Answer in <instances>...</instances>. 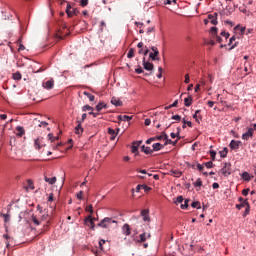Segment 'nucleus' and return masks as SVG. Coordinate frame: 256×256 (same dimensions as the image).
<instances>
[{"label":"nucleus","instance_id":"obj_1","mask_svg":"<svg viewBox=\"0 0 256 256\" xmlns=\"http://www.w3.org/2000/svg\"><path fill=\"white\" fill-rule=\"evenodd\" d=\"M113 225H117V221L110 217H106L98 223V227H101L102 229H111Z\"/></svg>","mask_w":256,"mask_h":256},{"label":"nucleus","instance_id":"obj_2","mask_svg":"<svg viewBox=\"0 0 256 256\" xmlns=\"http://www.w3.org/2000/svg\"><path fill=\"white\" fill-rule=\"evenodd\" d=\"M38 209L40 213V221H46L47 227H49V225H51V220L53 219V217L49 214V212L43 213V210L40 206H38Z\"/></svg>","mask_w":256,"mask_h":256},{"label":"nucleus","instance_id":"obj_3","mask_svg":"<svg viewBox=\"0 0 256 256\" xmlns=\"http://www.w3.org/2000/svg\"><path fill=\"white\" fill-rule=\"evenodd\" d=\"M153 52H150L149 57L152 61H160L161 58H159V50L157 47L153 46L152 48Z\"/></svg>","mask_w":256,"mask_h":256},{"label":"nucleus","instance_id":"obj_4","mask_svg":"<svg viewBox=\"0 0 256 256\" xmlns=\"http://www.w3.org/2000/svg\"><path fill=\"white\" fill-rule=\"evenodd\" d=\"M221 172H222V175H224V177H229V175H231V164L224 163V166L221 169Z\"/></svg>","mask_w":256,"mask_h":256},{"label":"nucleus","instance_id":"obj_5","mask_svg":"<svg viewBox=\"0 0 256 256\" xmlns=\"http://www.w3.org/2000/svg\"><path fill=\"white\" fill-rule=\"evenodd\" d=\"M42 86L44 89H48V90L53 89V87H55V80L50 79V80L44 82L42 84Z\"/></svg>","mask_w":256,"mask_h":256},{"label":"nucleus","instance_id":"obj_6","mask_svg":"<svg viewBox=\"0 0 256 256\" xmlns=\"http://www.w3.org/2000/svg\"><path fill=\"white\" fill-rule=\"evenodd\" d=\"M72 7L70 6V4L67 5L66 7V14L68 15V17H73V15H77L79 13L78 9H73L71 11Z\"/></svg>","mask_w":256,"mask_h":256},{"label":"nucleus","instance_id":"obj_7","mask_svg":"<svg viewBox=\"0 0 256 256\" xmlns=\"http://www.w3.org/2000/svg\"><path fill=\"white\" fill-rule=\"evenodd\" d=\"M147 239H151V233H142L139 235V240L138 243H145V241H147Z\"/></svg>","mask_w":256,"mask_h":256},{"label":"nucleus","instance_id":"obj_8","mask_svg":"<svg viewBox=\"0 0 256 256\" xmlns=\"http://www.w3.org/2000/svg\"><path fill=\"white\" fill-rule=\"evenodd\" d=\"M141 216L143 217V221L149 223L151 221V217H149V209H144L141 211Z\"/></svg>","mask_w":256,"mask_h":256},{"label":"nucleus","instance_id":"obj_9","mask_svg":"<svg viewBox=\"0 0 256 256\" xmlns=\"http://www.w3.org/2000/svg\"><path fill=\"white\" fill-rule=\"evenodd\" d=\"M143 67L146 71H153L155 68L153 63L145 61V58H143Z\"/></svg>","mask_w":256,"mask_h":256},{"label":"nucleus","instance_id":"obj_10","mask_svg":"<svg viewBox=\"0 0 256 256\" xmlns=\"http://www.w3.org/2000/svg\"><path fill=\"white\" fill-rule=\"evenodd\" d=\"M230 149L237 150L241 147V141L232 140L229 144Z\"/></svg>","mask_w":256,"mask_h":256},{"label":"nucleus","instance_id":"obj_11","mask_svg":"<svg viewBox=\"0 0 256 256\" xmlns=\"http://www.w3.org/2000/svg\"><path fill=\"white\" fill-rule=\"evenodd\" d=\"M122 233H123V235H126L127 237L129 236V235H131V226H129V224H124L123 226H122Z\"/></svg>","mask_w":256,"mask_h":256},{"label":"nucleus","instance_id":"obj_12","mask_svg":"<svg viewBox=\"0 0 256 256\" xmlns=\"http://www.w3.org/2000/svg\"><path fill=\"white\" fill-rule=\"evenodd\" d=\"M217 17H218L217 12L208 15V19H209V21L211 22L212 25H217V23H218L217 22Z\"/></svg>","mask_w":256,"mask_h":256},{"label":"nucleus","instance_id":"obj_13","mask_svg":"<svg viewBox=\"0 0 256 256\" xmlns=\"http://www.w3.org/2000/svg\"><path fill=\"white\" fill-rule=\"evenodd\" d=\"M249 137H253V128H249L248 131L242 135L244 141H249Z\"/></svg>","mask_w":256,"mask_h":256},{"label":"nucleus","instance_id":"obj_14","mask_svg":"<svg viewBox=\"0 0 256 256\" xmlns=\"http://www.w3.org/2000/svg\"><path fill=\"white\" fill-rule=\"evenodd\" d=\"M142 153H145V155H151L153 153V150L149 146L142 145L141 146Z\"/></svg>","mask_w":256,"mask_h":256},{"label":"nucleus","instance_id":"obj_15","mask_svg":"<svg viewBox=\"0 0 256 256\" xmlns=\"http://www.w3.org/2000/svg\"><path fill=\"white\" fill-rule=\"evenodd\" d=\"M34 147H35V149H37L39 151V149H41V147H43V139L37 138L34 142Z\"/></svg>","mask_w":256,"mask_h":256},{"label":"nucleus","instance_id":"obj_16","mask_svg":"<svg viewBox=\"0 0 256 256\" xmlns=\"http://www.w3.org/2000/svg\"><path fill=\"white\" fill-rule=\"evenodd\" d=\"M111 104L115 107H121L123 105V102L115 97L111 99Z\"/></svg>","mask_w":256,"mask_h":256},{"label":"nucleus","instance_id":"obj_17","mask_svg":"<svg viewBox=\"0 0 256 256\" xmlns=\"http://www.w3.org/2000/svg\"><path fill=\"white\" fill-rule=\"evenodd\" d=\"M94 221H95V218L91 217V215L85 218V222L90 223L91 229H95V222Z\"/></svg>","mask_w":256,"mask_h":256},{"label":"nucleus","instance_id":"obj_18","mask_svg":"<svg viewBox=\"0 0 256 256\" xmlns=\"http://www.w3.org/2000/svg\"><path fill=\"white\" fill-rule=\"evenodd\" d=\"M44 181L46 183H49V185H55V183H57V177L48 178L47 176H45Z\"/></svg>","mask_w":256,"mask_h":256},{"label":"nucleus","instance_id":"obj_19","mask_svg":"<svg viewBox=\"0 0 256 256\" xmlns=\"http://www.w3.org/2000/svg\"><path fill=\"white\" fill-rule=\"evenodd\" d=\"M152 147H153L152 151H161V149H164L165 145L161 143H154Z\"/></svg>","mask_w":256,"mask_h":256},{"label":"nucleus","instance_id":"obj_20","mask_svg":"<svg viewBox=\"0 0 256 256\" xmlns=\"http://www.w3.org/2000/svg\"><path fill=\"white\" fill-rule=\"evenodd\" d=\"M16 135L17 137H21L22 135H25V128H23L22 126H17L16 127Z\"/></svg>","mask_w":256,"mask_h":256},{"label":"nucleus","instance_id":"obj_21","mask_svg":"<svg viewBox=\"0 0 256 256\" xmlns=\"http://www.w3.org/2000/svg\"><path fill=\"white\" fill-rule=\"evenodd\" d=\"M3 238L6 240L7 247H9L10 243H13V237L9 236V234H4Z\"/></svg>","mask_w":256,"mask_h":256},{"label":"nucleus","instance_id":"obj_22","mask_svg":"<svg viewBox=\"0 0 256 256\" xmlns=\"http://www.w3.org/2000/svg\"><path fill=\"white\" fill-rule=\"evenodd\" d=\"M192 103H193V97L188 96L187 98L184 99L185 107H191Z\"/></svg>","mask_w":256,"mask_h":256},{"label":"nucleus","instance_id":"obj_23","mask_svg":"<svg viewBox=\"0 0 256 256\" xmlns=\"http://www.w3.org/2000/svg\"><path fill=\"white\" fill-rule=\"evenodd\" d=\"M243 207H248V209H249V202L243 201V202H240V204L236 205V209H238L239 211H240V209H243Z\"/></svg>","mask_w":256,"mask_h":256},{"label":"nucleus","instance_id":"obj_24","mask_svg":"<svg viewBox=\"0 0 256 256\" xmlns=\"http://www.w3.org/2000/svg\"><path fill=\"white\" fill-rule=\"evenodd\" d=\"M178 141L179 140L173 141V140L169 139V137H167L166 140H165L164 145H165V147H167V145H173L175 147V145H177Z\"/></svg>","mask_w":256,"mask_h":256},{"label":"nucleus","instance_id":"obj_25","mask_svg":"<svg viewBox=\"0 0 256 256\" xmlns=\"http://www.w3.org/2000/svg\"><path fill=\"white\" fill-rule=\"evenodd\" d=\"M103 109H107V104H105L104 102H100L96 105V110L98 111V113Z\"/></svg>","mask_w":256,"mask_h":256},{"label":"nucleus","instance_id":"obj_26","mask_svg":"<svg viewBox=\"0 0 256 256\" xmlns=\"http://www.w3.org/2000/svg\"><path fill=\"white\" fill-rule=\"evenodd\" d=\"M133 119V116H127V115H119L118 120L119 121H131Z\"/></svg>","mask_w":256,"mask_h":256},{"label":"nucleus","instance_id":"obj_27","mask_svg":"<svg viewBox=\"0 0 256 256\" xmlns=\"http://www.w3.org/2000/svg\"><path fill=\"white\" fill-rule=\"evenodd\" d=\"M31 221L36 226L41 225V220L37 216H35V215H32Z\"/></svg>","mask_w":256,"mask_h":256},{"label":"nucleus","instance_id":"obj_28","mask_svg":"<svg viewBox=\"0 0 256 256\" xmlns=\"http://www.w3.org/2000/svg\"><path fill=\"white\" fill-rule=\"evenodd\" d=\"M167 137H169L165 132H163L160 136L154 137L156 141H166Z\"/></svg>","mask_w":256,"mask_h":256},{"label":"nucleus","instance_id":"obj_29","mask_svg":"<svg viewBox=\"0 0 256 256\" xmlns=\"http://www.w3.org/2000/svg\"><path fill=\"white\" fill-rule=\"evenodd\" d=\"M170 175L172 177H178L179 178V177H181V175H183V173L179 170H171Z\"/></svg>","mask_w":256,"mask_h":256},{"label":"nucleus","instance_id":"obj_30","mask_svg":"<svg viewBox=\"0 0 256 256\" xmlns=\"http://www.w3.org/2000/svg\"><path fill=\"white\" fill-rule=\"evenodd\" d=\"M182 123H183L182 129H187V125H188V127H193V123H191V121H187V120L183 119Z\"/></svg>","mask_w":256,"mask_h":256},{"label":"nucleus","instance_id":"obj_31","mask_svg":"<svg viewBox=\"0 0 256 256\" xmlns=\"http://www.w3.org/2000/svg\"><path fill=\"white\" fill-rule=\"evenodd\" d=\"M108 134L111 135L112 141L115 140V137H117V132H115V130L112 128H108Z\"/></svg>","mask_w":256,"mask_h":256},{"label":"nucleus","instance_id":"obj_32","mask_svg":"<svg viewBox=\"0 0 256 256\" xmlns=\"http://www.w3.org/2000/svg\"><path fill=\"white\" fill-rule=\"evenodd\" d=\"M25 189L26 190H29V189L33 190V189H35V186L33 184V180H27V185L25 186Z\"/></svg>","mask_w":256,"mask_h":256},{"label":"nucleus","instance_id":"obj_33","mask_svg":"<svg viewBox=\"0 0 256 256\" xmlns=\"http://www.w3.org/2000/svg\"><path fill=\"white\" fill-rule=\"evenodd\" d=\"M75 133L76 135H81L83 133V126H81L80 124H78L76 127H75Z\"/></svg>","mask_w":256,"mask_h":256},{"label":"nucleus","instance_id":"obj_34","mask_svg":"<svg viewBox=\"0 0 256 256\" xmlns=\"http://www.w3.org/2000/svg\"><path fill=\"white\" fill-rule=\"evenodd\" d=\"M132 153H134L135 155H139V146H137L135 142H133V145H132Z\"/></svg>","mask_w":256,"mask_h":256},{"label":"nucleus","instance_id":"obj_35","mask_svg":"<svg viewBox=\"0 0 256 256\" xmlns=\"http://www.w3.org/2000/svg\"><path fill=\"white\" fill-rule=\"evenodd\" d=\"M83 94L85 95V97H88L89 101H95V95H93L87 91H84Z\"/></svg>","mask_w":256,"mask_h":256},{"label":"nucleus","instance_id":"obj_36","mask_svg":"<svg viewBox=\"0 0 256 256\" xmlns=\"http://www.w3.org/2000/svg\"><path fill=\"white\" fill-rule=\"evenodd\" d=\"M191 207H193V209H201V202L200 201H194L191 203Z\"/></svg>","mask_w":256,"mask_h":256},{"label":"nucleus","instance_id":"obj_37","mask_svg":"<svg viewBox=\"0 0 256 256\" xmlns=\"http://www.w3.org/2000/svg\"><path fill=\"white\" fill-rule=\"evenodd\" d=\"M220 157H222L223 159H225V157H227V153H229V150L227 148H224L223 150H221L220 152Z\"/></svg>","mask_w":256,"mask_h":256},{"label":"nucleus","instance_id":"obj_38","mask_svg":"<svg viewBox=\"0 0 256 256\" xmlns=\"http://www.w3.org/2000/svg\"><path fill=\"white\" fill-rule=\"evenodd\" d=\"M127 57H128V59H133V57H135V49L131 48L128 51Z\"/></svg>","mask_w":256,"mask_h":256},{"label":"nucleus","instance_id":"obj_39","mask_svg":"<svg viewBox=\"0 0 256 256\" xmlns=\"http://www.w3.org/2000/svg\"><path fill=\"white\" fill-rule=\"evenodd\" d=\"M14 81H21V72H16L13 74Z\"/></svg>","mask_w":256,"mask_h":256},{"label":"nucleus","instance_id":"obj_40","mask_svg":"<svg viewBox=\"0 0 256 256\" xmlns=\"http://www.w3.org/2000/svg\"><path fill=\"white\" fill-rule=\"evenodd\" d=\"M242 179H244V181H250L251 176H249V173L244 172L242 173Z\"/></svg>","mask_w":256,"mask_h":256},{"label":"nucleus","instance_id":"obj_41","mask_svg":"<svg viewBox=\"0 0 256 256\" xmlns=\"http://www.w3.org/2000/svg\"><path fill=\"white\" fill-rule=\"evenodd\" d=\"M82 111H94V108L92 106H89V105H84L82 107Z\"/></svg>","mask_w":256,"mask_h":256},{"label":"nucleus","instance_id":"obj_42","mask_svg":"<svg viewBox=\"0 0 256 256\" xmlns=\"http://www.w3.org/2000/svg\"><path fill=\"white\" fill-rule=\"evenodd\" d=\"M209 153H210L211 160L215 161V157L217 156V152L214 151V150H210Z\"/></svg>","mask_w":256,"mask_h":256},{"label":"nucleus","instance_id":"obj_43","mask_svg":"<svg viewBox=\"0 0 256 256\" xmlns=\"http://www.w3.org/2000/svg\"><path fill=\"white\" fill-rule=\"evenodd\" d=\"M181 209H187L189 207V199L184 201V204H181Z\"/></svg>","mask_w":256,"mask_h":256},{"label":"nucleus","instance_id":"obj_44","mask_svg":"<svg viewBox=\"0 0 256 256\" xmlns=\"http://www.w3.org/2000/svg\"><path fill=\"white\" fill-rule=\"evenodd\" d=\"M18 43H20L18 51H25V46L23 44H21L22 43L21 38L18 39Z\"/></svg>","mask_w":256,"mask_h":256},{"label":"nucleus","instance_id":"obj_45","mask_svg":"<svg viewBox=\"0 0 256 256\" xmlns=\"http://www.w3.org/2000/svg\"><path fill=\"white\" fill-rule=\"evenodd\" d=\"M203 185V181L201 178H198L197 181L194 183V187H201Z\"/></svg>","mask_w":256,"mask_h":256},{"label":"nucleus","instance_id":"obj_46","mask_svg":"<svg viewBox=\"0 0 256 256\" xmlns=\"http://www.w3.org/2000/svg\"><path fill=\"white\" fill-rule=\"evenodd\" d=\"M200 113H201V110H196L195 114L193 115V119H195L197 123H199V119H197V117H199L198 114H200Z\"/></svg>","mask_w":256,"mask_h":256},{"label":"nucleus","instance_id":"obj_47","mask_svg":"<svg viewBox=\"0 0 256 256\" xmlns=\"http://www.w3.org/2000/svg\"><path fill=\"white\" fill-rule=\"evenodd\" d=\"M81 7H87L89 5V0H80Z\"/></svg>","mask_w":256,"mask_h":256},{"label":"nucleus","instance_id":"obj_48","mask_svg":"<svg viewBox=\"0 0 256 256\" xmlns=\"http://www.w3.org/2000/svg\"><path fill=\"white\" fill-rule=\"evenodd\" d=\"M48 139L53 142V141H55V140H58V139H59V136L53 137V134L50 133V134H48Z\"/></svg>","mask_w":256,"mask_h":256},{"label":"nucleus","instance_id":"obj_49","mask_svg":"<svg viewBox=\"0 0 256 256\" xmlns=\"http://www.w3.org/2000/svg\"><path fill=\"white\" fill-rule=\"evenodd\" d=\"M205 167H207V169H213V161L206 162Z\"/></svg>","mask_w":256,"mask_h":256},{"label":"nucleus","instance_id":"obj_50","mask_svg":"<svg viewBox=\"0 0 256 256\" xmlns=\"http://www.w3.org/2000/svg\"><path fill=\"white\" fill-rule=\"evenodd\" d=\"M2 217L4 218V222H5V223H9V221H10V216H9V214H2Z\"/></svg>","mask_w":256,"mask_h":256},{"label":"nucleus","instance_id":"obj_51","mask_svg":"<svg viewBox=\"0 0 256 256\" xmlns=\"http://www.w3.org/2000/svg\"><path fill=\"white\" fill-rule=\"evenodd\" d=\"M142 189L145 191V193H149V191H151V187H149L145 184L142 185Z\"/></svg>","mask_w":256,"mask_h":256},{"label":"nucleus","instance_id":"obj_52","mask_svg":"<svg viewBox=\"0 0 256 256\" xmlns=\"http://www.w3.org/2000/svg\"><path fill=\"white\" fill-rule=\"evenodd\" d=\"M153 141H157V138H155V137L149 138L148 140H146V145H151V143H153Z\"/></svg>","mask_w":256,"mask_h":256},{"label":"nucleus","instance_id":"obj_53","mask_svg":"<svg viewBox=\"0 0 256 256\" xmlns=\"http://www.w3.org/2000/svg\"><path fill=\"white\" fill-rule=\"evenodd\" d=\"M158 71H159V73L157 74V77H158V79H161V77H163V68L159 67Z\"/></svg>","mask_w":256,"mask_h":256},{"label":"nucleus","instance_id":"obj_54","mask_svg":"<svg viewBox=\"0 0 256 256\" xmlns=\"http://www.w3.org/2000/svg\"><path fill=\"white\" fill-rule=\"evenodd\" d=\"M179 203H183V196H178V197L176 198L175 204L177 205V204H179Z\"/></svg>","mask_w":256,"mask_h":256},{"label":"nucleus","instance_id":"obj_55","mask_svg":"<svg viewBox=\"0 0 256 256\" xmlns=\"http://www.w3.org/2000/svg\"><path fill=\"white\" fill-rule=\"evenodd\" d=\"M86 211L88 212V213H91V215H93V205H89L87 208H86Z\"/></svg>","mask_w":256,"mask_h":256},{"label":"nucleus","instance_id":"obj_56","mask_svg":"<svg viewBox=\"0 0 256 256\" xmlns=\"http://www.w3.org/2000/svg\"><path fill=\"white\" fill-rule=\"evenodd\" d=\"M221 35H222V37H225V39H229V37H230V34L225 31L221 32Z\"/></svg>","mask_w":256,"mask_h":256},{"label":"nucleus","instance_id":"obj_57","mask_svg":"<svg viewBox=\"0 0 256 256\" xmlns=\"http://www.w3.org/2000/svg\"><path fill=\"white\" fill-rule=\"evenodd\" d=\"M196 168L198 169V171H203V169H205V166H203L202 164H196Z\"/></svg>","mask_w":256,"mask_h":256},{"label":"nucleus","instance_id":"obj_58","mask_svg":"<svg viewBox=\"0 0 256 256\" xmlns=\"http://www.w3.org/2000/svg\"><path fill=\"white\" fill-rule=\"evenodd\" d=\"M171 119H173L174 121H181V116L174 115V116L171 117Z\"/></svg>","mask_w":256,"mask_h":256},{"label":"nucleus","instance_id":"obj_59","mask_svg":"<svg viewBox=\"0 0 256 256\" xmlns=\"http://www.w3.org/2000/svg\"><path fill=\"white\" fill-rule=\"evenodd\" d=\"M105 243V240L104 239H101L99 241V248L101 249V251H103V244Z\"/></svg>","mask_w":256,"mask_h":256},{"label":"nucleus","instance_id":"obj_60","mask_svg":"<svg viewBox=\"0 0 256 256\" xmlns=\"http://www.w3.org/2000/svg\"><path fill=\"white\" fill-rule=\"evenodd\" d=\"M242 195H244V197H247V195H249V188L242 190Z\"/></svg>","mask_w":256,"mask_h":256},{"label":"nucleus","instance_id":"obj_61","mask_svg":"<svg viewBox=\"0 0 256 256\" xmlns=\"http://www.w3.org/2000/svg\"><path fill=\"white\" fill-rule=\"evenodd\" d=\"M144 125H146V127H149V125H151V119L149 118L145 119Z\"/></svg>","mask_w":256,"mask_h":256},{"label":"nucleus","instance_id":"obj_62","mask_svg":"<svg viewBox=\"0 0 256 256\" xmlns=\"http://www.w3.org/2000/svg\"><path fill=\"white\" fill-rule=\"evenodd\" d=\"M49 125V123L45 122V121H42L40 124H39V127H47Z\"/></svg>","mask_w":256,"mask_h":256},{"label":"nucleus","instance_id":"obj_63","mask_svg":"<svg viewBox=\"0 0 256 256\" xmlns=\"http://www.w3.org/2000/svg\"><path fill=\"white\" fill-rule=\"evenodd\" d=\"M135 71L138 75H141V73H143V68L139 67Z\"/></svg>","mask_w":256,"mask_h":256},{"label":"nucleus","instance_id":"obj_64","mask_svg":"<svg viewBox=\"0 0 256 256\" xmlns=\"http://www.w3.org/2000/svg\"><path fill=\"white\" fill-rule=\"evenodd\" d=\"M77 199H83V191H80V192L77 194Z\"/></svg>","mask_w":256,"mask_h":256}]
</instances>
